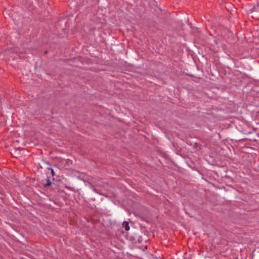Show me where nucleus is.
Returning a JSON list of instances; mask_svg holds the SVG:
<instances>
[{"mask_svg": "<svg viewBox=\"0 0 259 259\" xmlns=\"http://www.w3.org/2000/svg\"><path fill=\"white\" fill-rule=\"evenodd\" d=\"M51 184V182H49L47 184V186H50Z\"/></svg>", "mask_w": 259, "mask_h": 259, "instance_id": "obj_4", "label": "nucleus"}, {"mask_svg": "<svg viewBox=\"0 0 259 259\" xmlns=\"http://www.w3.org/2000/svg\"><path fill=\"white\" fill-rule=\"evenodd\" d=\"M49 169L51 170V173H52V175L54 176V171L53 169H52V168H49Z\"/></svg>", "mask_w": 259, "mask_h": 259, "instance_id": "obj_3", "label": "nucleus"}, {"mask_svg": "<svg viewBox=\"0 0 259 259\" xmlns=\"http://www.w3.org/2000/svg\"><path fill=\"white\" fill-rule=\"evenodd\" d=\"M252 12H259V3L256 6H254L252 8Z\"/></svg>", "mask_w": 259, "mask_h": 259, "instance_id": "obj_2", "label": "nucleus"}, {"mask_svg": "<svg viewBox=\"0 0 259 259\" xmlns=\"http://www.w3.org/2000/svg\"><path fill=\"white\" fill-rule=\"evenodd\" d=\"M122 226L123 228H124V229L126 231H128L130 229L128 223L126 221H124L123 222Z\"/></svg>", "mask_w": 259, "mask_h": 259, "instance_id": "obj_1", "label": "nucleus"}]
</instances>
